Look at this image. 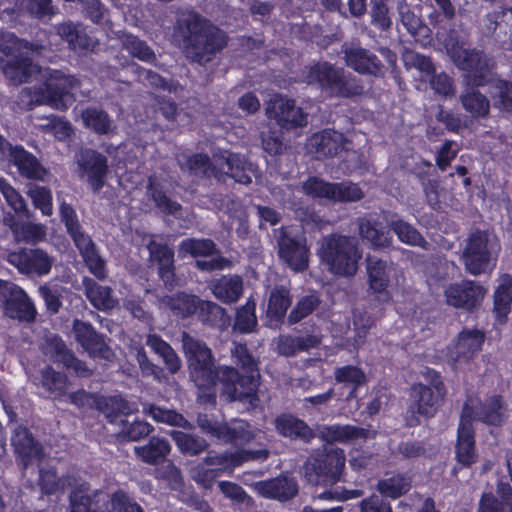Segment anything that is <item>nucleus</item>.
Listing matches in <instances>:
<instances>
[{
    "label": "nucleus",
    "mask_w": 512,
    "mask_h": 512,
    "mask_svg": "<svg viewBox=\"0 0 512 512\" xmlns=\"http://www.w3.org/2000/svg\"><path fill=\"white\" fill-rule=\"evenodd\" d=\"M230 354L236 367L227 365L218 367V382L221 385L220 396L227 402L239 401L255 408L260 401L258 395L259 361L245 344L238 342L232 343Z\"/></svg>",
    "instance_id": "nucleus-1"
},
{
    "label": "nucleus",
    "mask_w": 512,
    "mask_h": 512,
    "mask_svg": "<svg viewBox=\"0 0 512 512\" xmlns=\"http://www.w3.org/2000/svg\"><path fill=\"white\" fill-rule=\"evenodd\" d=\"M182 39L185 58L190 63L206 66L228 43L227 34L198 12H182L175 23Z\"/></svg>",
    "instance_id": "nucleus-2"
},
{
    "label": "nucleus",
    "mask_w": 512,
    "mask_h": 512,
    "mask_svg": "<svg viewBox=\"0 0 512 512\" xmlns=\"http://www.w3.org/2000/svg\"><path fill=\"white\" fill-rule=\"evenodd\" d=\"M274 423L276 431L282 436L290 439H299L305 443H309L317 435L328 442L365 440L375 436L374 431L353 425L323 426L318 427L314 431L307 423L292 414H281L275 419Z\"/></svg>",
    "instance_id": "nucleus-3"
},
{
    "label": "nucleus",
    "mask_w": 512,
    "mask_h": 512,
    "mask_svg": "<svg viewBox=\"0 0 512 512\" xmlns=\"http://www.w3.org/2000/svg\"><path fill=\"white\" fill-rule=\"evenodd\" d=\"M305 73L306 82L317 84L329 97L352 98L364 93L360 79L329 62H318L307 68Z\"/></svg>",
    "instance_id": "nucleus-4"
},
{
    "label": "nucleus",
    "mask_w": 512,
    "mask_h": 512,
    "mask_svg": "<svg viewBox=\"0 0 512 512\" xmlns=\"http://www.w3.org/2000/svg\"><path fill=\"white\" fill-rule=\"evenodd\" d=\"M318 254L332 274L351 277L358 271L362 251L354 237L330 234L322 238Z\"/></svg>",
    "instance_id": "nucleus-5"
},
{
    "label": "nucleus",
    "mask_w": 512,
    "mask_h": 512,
    "mask_svg": "<svg viewBox=\"0 0 512 512\" xmlns=\"http://www.w3.org/2000/svg\"><path fill=\"white\" fill-rule=\"evenodd\" d=\"M79 86V80L66 75L62 71L54 70L49 73L43 88H24L21 98H27V104H46L53 108L65 110L74 101V91Z\"/></svg>",
    "instance_id": "nucleus-6"
},
{
    "label": "nucleus",
    "mask_w": 512,
    "mask_h": 512,
    "mask_svg": "<svg viewBox=\"0 0 512 512\" xmlns=\"http://www.w3.org/2000/svg\"><path fill=\"white\" fill-rule=\"evenodd\" d=\"M181 342L192 381L199 388L212 386L218 380V367L215 366L211 349L204 341L187 332L182 333Z\"/></svg>",
    "instance_id": "nucleus-7"
},
{
    "label": "nucleus",
    "mask_w": 512,
    "mask_h": 512,
    "mask_svg": "<svg viewBox=\"0 0 512 512\" xmlns=\"http://www.w3.org/2000/svg\"><path fill=\"white\" fill-rule=\"evenodd\" d=\"M499 249L497 241L487 232H473L461 257L466 271L474 276L490 273L496 266Z\"/></svg>",
    "instance_id": "nucleus-8"
},
{
    "label": "nucleus",
    "mask_w": 512,
    "mask_h": 512,
    "mask_svg": "<svg viewBox=\"0 0 512 512\" xmlns=\"http://www.w3.org/2000/svg\"><path fill=\"white\" fill-rule=\"evenodd\" d=\"M345 454L338 448H325L312 454L303 466L304 477L312 485H333L341 480Z\"/></svg>",
    "instance_id": "nucleus-9"
},
{
    "label": "nucleus",
    "mask_w": 512,
    "mask_h": 512,
    "mask_svg": "<svg viewBox=\"0 0 512 512\" xmlns=\"http://www.w3.org/2000/svg\"><path fill=\"white\" fill-rule=\"evenodd\" d=\"M179 257L190 255L201 258L195 261L194 266L202 272H214L230 268L232 261L221 255L215 242L209 238H186L178 245Z\"/></svg>",
    "instance_id": "nucleus-10"
},
{
    "label": "nucleus",
    "mask_w": 512,
    "mask_h": 512,
    "mask_svg": "<svg viewBox=\"0 0 512 512\" xmlns=\"http://www.w3.org/2000/svg\"><path fill=\"white\" fill-rule=\"evenodd\" d=\"M0 307L3 315L20 322H33L37 310L32 299L15 283L0 280Z\"/></svg>",
    "instance_id": "nucleus-11"
},
{
    "label": "nucleus",
    "mask_w": 512,
    "mask_h": 512,
    "mask_svg": "<svg viewBox=\"0 0 512 512\" xmlns=\"http://www.w3.org/2000/svg\"><path fill=\"white\" fill-rule=\"evenodd\" d=\"M7 261L20 274L28 277H43L51 272L55 257L41 248H20L8 253Z\"/></svg>",
    "instance_id": "nucleus-12"
},
{
    "label": "nucleus",
    "mask_w": 512,
    "mask_h": 512,
    "mask_svg": "<svg viewBox=\"0 0 512 512\" xmlns=\"http://www.w3.org/2000/svg\"><path fill=\"white\" fill-rule=\"evenodd\" d=\"M474 407L471 402H465L462 407L460 422L457 429V441L455 445V457L457 465L469 468L478 461V453L475 445L472 414Z\"/></svg>",
    "instance_id": "nucleus-13"
},
{
    "label": "nucleus",
    "mask_w": 512,
    "mask_h": 512,
    "mask_svg": "<svg viewBox=\"0 0 512 512\" xmlns=\"http://www.w3.org/2000/svg\"><path fill=\"white\" fill-rule=\"evenodd\" d=\"M448 53L459 69L469 72L467 82L474 85L484 84L492 63L483 52L452 46L448 48Z\"/></svg>",
    "instance_id": "nucleus-14"
},
{
    "label": "nucleus",
    "mask_w": 512,
    "mask_h": 512,
    "mask_svg": "<svg viewBox=\"0 0 512 512\" xmlns=\"http://www.w3.org/2000/svg\"><path fill=\"white\" fill-rule=\"evenodd\" d=\"M74 160L80 177H85L92 190L98 192L108 173L107 157L94 149L81 148L75 153Z\"/></svg>",
    "instance_id": "nucleus-15"
},
{
    "label": "nucleus",
    "mask_w": 512,
    "mask_h": 512,
    "mask_svg": "<svg viewBox=\"0 0 512 512\" xmlns=\"http://www.w3.org/2000/svg\"><path fill=\"white\" fill-rule=\"evenodd\" d=\"M11 446L16 460L23 472L33 463H41L45 458L42 444L36 440L29 429L23 425H17L11 433Z\"/></svg>",
    "instance_id": "nucleus-16"
},
{
    "label": "nucleus",
    "mask_w": 512,
    "mask_h": 512,
    "mask_svg": "<svg viewBox=\"0 0 512 512\" xmlns=\"http://www.w3.org/2000/svg\"><path fill=\"white\" fill-rule=\"evenodd\" d=\"M485 294L486 289L479 283L471 280L449 284L444 290L445 300L449 306L467 312L478 309Z\"/></svg>",
    "instance_id": "nucleus-17"
},
{
    "label": "nucleus",
    "mask_w": 512,
    "mask_h": 512,
    "mask_svg": "<svg viewBox=\"0 0 512 512\" xmlns=\"http://www.w3.org/2000/svg\"><path fill=\"white\" fill-rule=\"evenodd\" d=\"M217 163L219 172L224 174L223 179H218V182L225 183L231 178L239 184L249 185L252 178L257 176V166L240 154L222 152Z\"/></svg>",
    "instance_id": "nucleus-18"
},
{
    "label": "nucleus",
    "mask_w": 512,
    "mask_h": 512,
    "mask_svg": "<svg viewBox=\"0 0 512 512\" xmlns=\"http://www.w3.org/2000/svg\"><path fill=\"white\" fill-rule=\"evenodd\" d=\"M279 257L294 271H303L308 267V249L305 239L291 235L281 229L277 237Z\"/></svg>",
    "instance_id": "nucleus-19"
},
{
    "label": "nucleus",
    "mask_w": 512,
    "mask_h": 512,
    "mask_svg": "<svg viewBox=\"0 0 512 512\" xmlns=\"http://www.w3.org/2000/svg\"><path fill=\"white\" fill-rule=\"evenodd\" d=\"M266 115L274 119L284 129H292L306 125V115L295 101L281 96L272 98L266 108Z\"/></svg>",
    "instance_id": "nucleus-20"
},
{
    "label": "nucleus",
    "mask_w": 512,
    "mask_h": 512,
    "mask_svg": "<svg viewBox=\"0 0 512 512\" xmlns=\"http://www.w3.org/2000/svg\"><path fill=\"white\" fill-rule=\"evenodd\" d=\"M252 488L263 498L279 502H287L299 492L297 480L287 473H282L268 480L257 481L252 484Z\"/></svg>",
    "instance_id": "nucleus-21"
},
{
    "label": "nucleus",
    "mask_w": 512,
    "mask_h": 512,
    "mask_svg": "<svg viewBox=\"0 0 512 512\" xmlns=\"http://www.w3.org/2000/svg\"><path fill=\"white\" fill-rule=\"evenodd\" d=\"M149 261L158 267V275L165 286L173 287L176 282L174 250L166 242L158 241L152 236L146 245Z\"/></svg>",
    "instance_id": "nucleus-22"
},
{
    "label": "nucleus",
    "mask_w": 512,
    "mask_h": 512,
    "mask_svg": "<svg viewBox=\"0 0 512 512\" xmlns=\"http://www.w3.org/2000/svg\"><path fill=\"white\" fill-rule=\"evenodd\" d=\"M344 135L333 129H324L314 133L306 144L310 154L318 160L333 158L344 148Z\"/></svg>",
    "instance_id": "nucleus-23"
},
{
    "label": "nucleus",
    "mask_w": 512,
    "mask_h": 512,
    "mask_svg": "<svg viewBox=\"0 0 512 512\" xmlns=\"http://www.w3.org/2000/svg\"><path fill=\"white\" fill-rule=\"evenodd\" d=\"M73 334L76 341L82 348L93 358L108 359L110 356V349L93 326L81 320L73 321Z\"/></svg>",
    "instance_id": "nucleus-24"
},
{
    "label": "nucleus",
    "mask_w": 512,
    "mask_h": 512,
    "mask_svg": "<svg viewBox=\"0 0 512 512\" xmlns=\"http://www.w3.org/2000/svg\"><path fill=\"white\" fill-rule=\"evenodd\" d=\"M344 55L346 65L354 71L376 77L384 75V65L371 51L361 46H352L345 49Z\"/></svg>",
    "instance_id": "nucleus-25"
},
{
    "label": "nucleus",
    "mask_w": 512,
    "mask_h": 512,
    "mask_svg": "<svg viewBox=\"0 0 512 512\" xmlns=\"http://www.w3.org/2000/svg\"><path fill=\"white\" fill-rule=\"evenodd\" d=\"M3 157H8L18 168L19 173L28 178L44 181L47 170L41 165L38 159L26 151L22 146H12Z\"/></svg>",
    "instance_id": "nucleus-26"
},
{
    "label": "nucleus",
    "mask_w": 512,
    "mask_h": 512,
    "mask_svg": "<svg viewBox=\"0 0 512 512\" xmlns=\"http://www.w3.org/2000/svg\"><path fill=\"white\" fill-rule=\"evenodd\" d=\"M218 158L219 155H214L213 161H211L205 154L180 155L177 161L182 171L206 178L213 177L218 181L224 177V174L219 172Z\"/></svg>",
    "instance_id": "nucleus-27"
},
{
    "label": "nucleus",
    "mask_w": 512,
    "mask_h": 512,
    "mask_svg": "<svg viewBox=\"0 0 512 512\" xmlns=\"http://www.w3.org/2000/svg\"><path fill=\"white\" fill-rule=\"evenodd\" d=\"M412 396L417 404V412L425 417H432L438 411L446 396V388L435 390L425 384L412 386Z\"/></svg>",
    "instance_id": "nucleus-28"
},
{
    "label": "nucleus",
    "mask_w": 512,
    "mask_h": 512,
    "mask_svg": "<svg viewBox=\"0 0 512 512\" xmlns=\"http://www.w3.org/2000/svg\"><path fill=\"white\" fill-rule=\"evenodd\" d=\"M465 402H471L474 407L472 422L478 420L491 426H500L504 422L505 408L501 396H492L485 403L471 397Z\"/></svg>",
    "instance_id": "nucleus-29"
},
{
    "label": "nucleus",
    "mask_w": 512,
    "mask_h": 512,
    "mask_svg": "<svg viewBox=\"0 0 512 512\" xmlns=\"http://www.w3.org/2000/svg\"><path fill=\"white\" fill-rule=\"evenodd\" d=\"M31 51H24L22 56L18 54L8 60L3 66L2 71L5 77L14 85L27 82L28 79L40 71L39 66L32 62Z\"/></svg>",
    "instance_id": "nucleus-30"
},
{
    "label": "nucleus",
    "mask_w": 512,
    "mask_h": 512,
    "mask_svg": "<svg viewBox=\"0 0 512 512\" xmlns=\"http://www.w3.org/2000/svg\"><path fill=\"white\" fill-rule=\"evenodd\" d=\"M366 262L369 292L375 294L379 301L387 302L389 277L386 272V262L374 256H368Z\"/></svg>",
    "instance_id": "nucleus-31"
},
{
    "label": "nucleus",
    "mask_w": 512,
    "mask_h": 512,
    "mask_svg": "<svg viewBox=\"0 0 512 512\" xmlns=\"http://www.w3.org/2000/svg\"><path fill=\"white\" fill-rule=\"evenodd\" d=\"M479 85L467 82L459 100L464 110L474 119H484L490 112V101L477 88Z\"/></svg>",
    "instance_id": "nucleus-32"
},
{
    "label": "nucleus",
    "mask_w": 512,
    "mask_h": 512,
    "mask_svg": "<svg viewBox=\"0 0 512 512\" xmlns=\"http://www.w3.org/2000/svg\"><path fill=\"white\" fill-rule=\"evenodd\" d=\"M480 512H512V487L507 482L499 481L496 495L484 493L479 501Z\"/></svg>",
    "instance_id": "nucleus-33"
},
{
    "label": "nucleus",
    "mask_w": 512,
    "mask_h": 512,
    "mask_svg": "<svg viewBox=\"0 0 512 512\" xmlns=\"http://www.w3.org/2000/svg\"><path fill=\"white\" fill-rule=\"evenodd\" d=\"M138 458L149 465L163 463L171 452V445L164 437L153 436L148 443L134 448Z\"/></svg>",
    "instance_id": "nucleus-34"
},
{
    "label": "nucleus",
    "mask_w": 512,
    "mask_h": 512,
    "mask_svg": "<svg viewBox=\"0 0 512 512\" xmlns=\"http://www.w3.org/2000/svg\"><path fill=\"white\" fill-rule=\"evenodd\" d=\"M213 295L225 304L239 300L243 293V280L238 275H225L211 283Z\"/></svg>",
    "instance_id": "nucleus-35"
},
{
    "label": "nucleus",
    "mask_w": 512,
    "mask_h": 512,
    "mask_svg": "<svg viewBox=\"0 0 512 512\" xmlns=\"http://www.w3.org/2000/svg\"><path fill=\"white\" fill-rule=\"evenodd\" d=\"M255 438L251 425L242 419L223 422L219 439L226 444L245 445Z\"/></svg>",
    "instance_id": "nucleus-36"
},
{
    "label": "nucleus",
    "mask_w": 512,
    "mask_h": 512,
    "mask_svg": "<svg viewBox=\"0 0 512 512\" xmlns=\"http://www.w3.org/2000/svg\"><path fill=\"white\" fill-rule=\"evenodd\" d=\"M196 313L198 319L205 325L221 330H225L230 326V316L223 307L215 302L199 298Z\"/></svg>",
    "instance_id": "nucleus-37"
},
{
    "label": "nucleus",
    "mask_w": 512,
    "mask_h": 512,
    "mask_svg": "<svg viewBox=\"0 0 512 512\" xmlns=\"http://www.w3.org/2000/svg\"><path fill=\"white\" fill-rule=\"evenodd\" d=\"M57 34L65 40L70 48L75 51L82 52L90 49L93 45V40L84 31L81 23H73L66 21L56 26Z\"/></svg>",
    "instance_id": "nucleus-38"
},
{
    "label": "nucleus",
    "mask_w": 512,
    "mask_h": 512,
    "mask_svg": "<svg viewBox=\"0 0 512 512\" xmlns=\"http://www.w3.org/2000/svg\"><path fill=\"white\" fill-rule=\"evenodd\" d=\"M485 19L488 22L486 31L490 35L503 43L507 40L512 42V8L488 13Z\"/></svg>",
    "instance_id": "nucleus-39"
},
{
    "label": "nucleus",
    "mask_w": 512,
    "mask_h": 512,
    "mask_svg": "<svg viewBox=\"0 0 512 512\" xmlns=\"http://www.w3.org/2000/svg\"><path fill=\"white\" fill-rule=\"evenodd\" d=\"M83 285L87 298L96 309L109 311L116 307L118 302L112 295L111 288L102 286L91 278H84Z\"/></svg>",
    "instance_id": "nucleus-40"
},
{
    "label": "nucleus",
    "mask_w": 512,
    "mask_h": 512,
    "mask_svg": "<svg viewBox=\"0 0 512 512\" xmlns=\"http://www.w3.org/2000/svg\"><path fill=\"white\" fill-rule=\"evenodd\" d=\"M145 344L163 360L167 370L171 374H175L180 370L182 366L180 357L170 344L164 341L159 335L148 334Z\"/></svg>",
    "instance_id": "nucleus-41"
},
{
    "label": "nucleus",
    "mask_w": 512,
    "mask_h": 512,
    "mask_svg": "<svg viewBox=\"0 0 512 512\" xmlns=\"http://www.w3.org/2000/svg\"><path fill=\"white\" fill-rule=\"evenodd\" d=\"M161 305L182 318L190 317L196 313L199 297L185 292L166 295L161 299Z\"/></svg>",
    "instance_id": "nucleus-42"
},
{
    "label": "nucleus",
    "mask_w": 512,
    "mask_h": 512,
    "mask_svg": "<svg viewBox=\"0 0 512 512\" xmlns=\"http://www.w3.org/2000/svg\"><path fill=\"white\" fill-rule=\"evenodd\" d=\"M484 342V334L479 330H464L459 334L458 341L453 352L454 360H469L480 351Z\"/></svg>",
    "instance_id": "nucleus-43"
},
{
    "label": "nucleus",
    "mask_w": 512,
    "mask_h": 512,
    "mask_svg": "<svg viewBox=\"0 0 512 512\" xmlns=\"http://www.w3.org/2000/svg\"><path fill=\"white\" fill-rule=\"evenodd\" d=\"M396 10L400 22L414 38L429 36V28L423 23L421 17L412 10L406 0H398Z\"/></svg>",
    "instance_id": "nucleus-44"
},
{
    "label": "nucleus",
    "mask_w": 512,
    "mask_h": 512,
    "mask_svg": "<svg viewBox=\"0 0 512 512\" xmlns=\"http://www.w3.org/2000/svg\"><path fill=\"white\" fill-rule=\"evenodd\" d=\"M143 413L158 423H164L185 430H192L194 428L193 424L182 414L172 409L163 408L155 404H144Z\"/></svg>",
    "instance_id": "nucleus-45"
},
{
    "label": "nucleus",
    "mask_w": 512,
    "mask_h": 512,
    "mask_svg": "<svg viewBox=\"0 0 512 512\" xmlns=\"http://www.w3.org/2000/svg\"><path fill=\"white\" fill-rule=\"evenodd\" d=\"M45 49L43 46L29 43L17 38L12 33L0 31V59L4 57L22 56L24 51H31L32 54H41Z\"/></svg>",
    "instance_id": "nucleus-46"
},
{
    "label": "nucleus",
    "mask_w": 512,
    "mask_h": 512,
    "mask_svg": "<svg viewBox=\"0 0 512 512\" xmlns=\"http://www.w3.org/2000/svg\"><path fill=\"white\" fill-rule=\"evenodd\" d=\"M319 340L316 336L307 335L304 337H293L291 335H281L276 341V350L279 355L290 357L300 351H306L318 345Z\"/></svg>",
    "instance_id": "nucleus-47"
},
{
    "label": "nucleus",
    "mask_w": 512,
    "mask_h": 512,
    "mask_svg": "<svg viewBox=\"0 0 512 512\" xmlns=\"http://www.w3.org/2000/svg\"><path fill=\"white\" fill-rule=\"evenodd\" d=\"M41 385L57 400H62L67 395L68 377L51 366L44 367L41 371Z\"/></svg>",
    "instance_id": "nucleus-48"
},
{
    "label": "nucleus",
    "mask_w": 512,
    "mask_h": 512,
    "mask_svg": "<svg viewBox=\"0 0 512 512\" xmlns=\"http://www.w3.org/2000/svg\"><path fill=\"white\" fill-rule=\"evenodd\" d=\"M170 436L184 455L197 456L208 448V442L198 435L173 430Z\"/></svg>",
    "instance_id": "nucleus-49"
},
{
    "label": "nucleus",
    "mask_w": 512,
    "mask_h": 512,
    "mask_svg": "<svg viewBox=\"0 0 512 512\" xmlns=\"http://www.w3.org/2000/svg\"><path fill=\"white\" fill-rule=\"evenodd\" d=\"M41 348L44 355L54 363H60L64 366L66 362L72 360L73 352L66 346L65 342L55 334L47 335Z\"/></svg>",
    "instance_id": "nucleus-50"
},
{
    "label": "nucleus",
    "mask_w": 512,
    "mask_h": 512,
    "mask_svg": "<svg viewBox=\"0 0 512 512\" xmlns=\"http://www.w3.org/2000/svg\"><path fill=\"white\" fill-rule=\"evenodd\" d=\"M81 119L85 127L97 134L105 135L112 131V120L109 115L97 107H89L81 112Z\"/></svg>",
    "instance_id": "nucleus-51"
},
{
    "label": "nucleus",
    "mask_w": 512,
    "mask_h": 512,
    "mask_svg": "<svg viewBox=\"0 0 512 512\" xmlns=\"http://www.w3.org/2000/svg\"><path fill=\"white\" fill-rule=\"evenodd\" d=\"M512 302V279L509 275H504L500 285L494 293V312L499 322H503L510 311Z\"/></svg>",
    "instance_id": "nucleus-52"
},
{
    "label": "nucleus",
    "mask_w": 512,
    "mask_h": 512,
    "mask_svg": "<svg viewBox=\"0 0 512 512\" xmlns=\"http://www.w3.org/2000/svg\"><path fill=\"white\" fill-rule=\"evenodd\" d=\"M97 408L105 417L113 422L120 414H131L137 410L121 396L100 397L96 401Z\"/></svg>",
    "instance_id": "nucleus-53"
},
{
    "label": "nucleus",
    "mask_w": 512,
    "mask_h": 512,
    "mask_svg": "<svg viewBox=\"0 0 512 512\" xmlns=\"http://www.w3.org/2000/svg\"><path fill=\"white\" fill-rule=\"evenodd\" d=\"M359 235L363 241L369 243L373 248H385L390 246L391 239L375 223L366 218L357 220Z\"/></svg>",
    "instance_id": "nucleus-54"
},
{
    "label": "nucleus",
    "mask_w": 512,
    "mask_h": 512,
    "mask_svg": "<svg viewBox=\"0 0 512 512\" xmlns=\"http://www.w3.org/2000/svg\"><path fill=\"white\" fill-rule=\"evenodd\" d=\"M410 487V479L400 474L382 479L377 483V490L380 494L393 499L406 494L410 490Z\"/></svg>",
    "instance_id": "nucleus-55"
},
{
    "label": "nucleus",
    "mask_w": 512,
    "mask_h": 512,
    "mask_svg": "<svg viewBox=\"0 0 512 512\" xmlns=\"http://www.w3.org/2000/svg\"><path fill=\"white\" fill-rule=\"evenodd\" d=\"M291 305L289 291L284 287L274 288L269 295L267 314L277 321L284 318Z\"/></svg>",
    "instance_id": "nucleus-56"
},
{
    "label": "nucleus",
    "mask_w": 512,
    "mask_h": 512,
    "mask_svg": "<svg viewBox=\"0 0 512 512\" xmlns=\"http://www.w3.org/2000/svg\"><path fill=\"white\" fill-rule=\"evenodd\" d=\"M333 183L328 182L317 176H309L305 181L301 184L302 192L313 198L332 201V192H333Z\"/></svg>",
    "instance_id": "nucleus-57"
},
{
    "label": "nucleus",
    "mask_w": 512,
    "mask_h": 512,
    "mask_svg": "<svg viewBox=\"0 0 512 512\" xmlns=\"http://www.w3.org/2000/svg\"><path fill=\"white\" fill-rule=\"evenodd\" d=\"M390 226L401 242L411 246H419L425 250L429 248V243L411 224L403 220H395Z\"/></svg>",
    "instance_id": "nucleus-58"
},
{
    "label": "nucleus",
    "mask_w": 512,
    "mask_h": 512,
    "mask_svg": "<svg viewBox=\"0 0 512 512\" xmlns=\"http://www.w3.org/2000/svg\"><path fill=\"white\" fill-rule=\"evenodd\" d=\"M364 192L358 184L350 181L334 182L332 203L357 202L364 198Z\"/></svg>",
    "instance_id": "nucleus-59"
},
{
    "label": "nucleus",
    "mask_w": 512,
    "mask_h": 512,
    "mask_svg": "<svg viewBox=\"0 0 512 512\" xmlns=\"http://www.w3.org/2000/svg\"><path fill=\"white\" fill-rule=\"evenodd\" d=\"M256 304L253 301L239 307L236 311L233 329L242 333H251L257 326V317L255 315Z\"/></svg>",
    "instance_id": "nucleus-60"
},
{
    "label": "nucleus",
    "mask_w": 512,
    "mask_h": 512,
    "mask_svg": "<svg viewBox=\"0 0 512 512\" xmlns=\"http://www.w3.org/2000/svg\"><path fill=\"white\" fill-rule=\"evenodd\" d=\"M371 24L381 31L391 29L393 21L387 0H373L371 11Z\"/></svg>",
    "instance_id": "nucleus-61"
},
{
    "label": "nucleus",
    "mask_w": 512,
    "mask_h": 512,
    "mask_svg": "<svg viewBox=\"0 0 512 512\" xmlns=\"http://www.w3.org/2000/svg\"><path fill=\"white\" fill-rule=\"evenodd\" d=\"M320 304V299L315 294L304 296L298 300L295 307L288 316V324L292 325L300 322L310 315Z\"/></svg>",
    "instance_id": "nucleus-62"
},
{
    "label": "nucleus",
    "mask_w": 512,
    "mask_h": 512,
    "mask_svg": "<svg viewBox=\"0 0 512 512\" xmlns=\"http://www.w3.org/2000/svg\"><path fill=\"white\" fill-rule=\"evenodd\" d=\"M123 47L133 56L142 61L154 62L156 60L153 50L142 40L133 36L126 35L123 40Z\"/></svg>",
    "instance_id": "nucleus-63"
},
{
    "label": "nucleus",
    "mask_w": 512,
    "mask_h": 512,
    "mask_svg": "<svg viewBox=\"0 0 512 512\" xmlns=\"http://www.w3.org/2000/svg\"><path fill=\"white\" fill-rule=\"evenodd\" d=\"M60 217L61 221L65 225L67 233L70 235L73 241L86 234L79 222L75 209L70 204L65 202L61 203Z\"/></svg>",
    "instance_id": "nucleus-64"
}]
</instances>
